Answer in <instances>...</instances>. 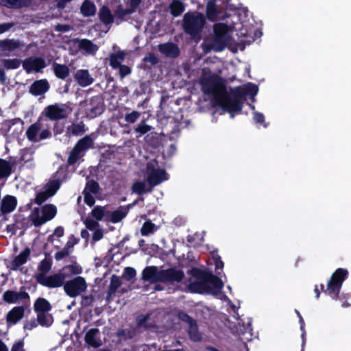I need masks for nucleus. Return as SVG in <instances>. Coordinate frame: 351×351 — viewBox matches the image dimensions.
<instances>
[{
    "mask_svg": "<svg viewBox=\"0 0 351 351\" xmlns=\"http://www.w3.org/2000/svg\"><path fill=\"white\" fill-rule=\"evenodd\" d=\"M204 73L201 79L204 93L211 95L215 103L229 112L232 117L234 114L239 113L242 106L239 99L234 95H227L223 82L218 76L211 75L206 71H204Z\"/></svg>",
    "mask_w": 351,
    "mask_h": 351,
    "instance_id": "obj_1",
    "label": "nucleus"
},
{
    "mask_svg": "<svg viewBox=\"0 0 351 351\" xmlns=\"http://www.w3.org/2000/svg\"><path fill=\"white\" fill-rule=\"evenodd\" d=\"M191 275L192 279L188 285L190 291L210 293L221 299L225 298V295L221 293L223 283L219 278L212 275H207L197 269H193Z\"/></svg>",
    "mask_w": 351,
    "mask_h": 351,
    "instance_id": "obj_2",
    "label": "nucleus"
},
{
    "mask_svg": "<svg viewBox=\"0 0 351 351\" xmlns=\"http://www.w3.org/2000/svg\"><path fill=\"white\" fill-rule=\"evenodd\" d=\"M184 274L179 269L160 270L154 266L145 267L142 272V278L150 283L157 282H180Z\"/></svg>",
    "mask_w": 351,
    "mask_h": 351,
    "instance_id": "obj_3",
    "label": "nucleus"
},
{
    "mask_svg": "<svg viewBox=\"0 0 351 351\" xmlns=\"http://www.w3.org/2000/svg\"><path fill=\"white\" fill-rule=\"evenodd\" d=\"M233 28V25H228L224 23L215 24L214 26L215 36L208 49L221 51L226 47L229 46L232 41L230 32Z\"/></svg>",
    "mask_w": 351,
    "mask_h": 351,
    "instance_id": "obj_4",
    "label": "nucleus"
},
{
    "mask_svg": "<svg viewBox=\"0 0 351 351\" xmlns=\"http://www.w3.org/2000/svg\"><path fill=\"white\" fill-rule=\"evenodd\" d=\"M167 180V173L163 169L157 167V164L155 161L150 162L147 164V181L150 187L156 186Z\"/></svg>",
    "mask_w": 351,
    "mask_h": 351,
    "instance_id": "obj_5",
    "label": "nucleus"
},
{
    "mask_svg": "<svg viewBox=\"0 0 351 351\" xmlns=\"http://www.w3.org/2000/svg\"><path fill=\"white\" fill-rule=\"evenodd\" d=\"M87 289L86 280L81 276H77L73 279L66 281L64 284V290L67 295L71 298L85 292Z\"/></svg>",
    "mask_w": 351,
    "mask_h": 351,
    "instance_id": "obj_6",
    "label": "nucleus"
},
{
    "mask_svg": "<svg viewBox=\"0 0 351 351\" xmlns=\"http://www.w3.org/2000/svg\"><path fill=\"white\" fill-rule=\"evenodd\" d=\"M204 22L205 20L202 14H186L184 16V27L187 33L194 35L202 29Z\"/></svg>",
    "mask_w": 351,
    "mask_h": 351,
    "instance_id": "obj_7",
    "label": "nucleus"
},
{
    "mask_svg": "<svg viewBox=\"0 0 351 351\" xmlns=\"http://www.w3.org/2000/svg\"><path fill=\"white\" fill-rule=\"evenodd\" d=\"M348 274V272L346 269L342 268L337 269L330 277L325 292L330 295L334 294L335 296H337Z\"/></svg>",
    "mask_w": 351,
    "mask_h": 351,
    "instance_id": "obj_8",
    "label": "nucleus"
},
{
    "mask_svg": "<svg viewBox=\"0 0 351 351\" xmlns=\"http://www.w3.org/2000/svg\"><path fill=\"white\" fill-rule=\"evenodd\" d=\"M44 121L39 119L31 125L26 132L27 138L34 142L45 139L50 136V132L44 127Z\"/></svg>",
    "mask_w": 351,
    "mask_h": 351,
    "instance_id": "obj_9",
    "label": "nucleus"
},
{
    "mask_svg": "<svg viewBox=\"0 0 351 351\" xmlns=\"http://www.w3.org/2000/svg\"><path fill=\"white\" fill-rule=\"evenodd\" d=\"M71 112V109L64 104H53L46 107L43 114L51 120L66 118Z\"/></svg>",
    "mask_w": 351,
    "mask_h": 351,
    "instance_id": "obj_10",
    "label": "nucleus"
},
{
    "mask_svg": "<svg viewBox=\"0 0 351 351\" xmlns=\"http://www.w3.org/2000/svg\"><path fill=\"white\" fill-rule=\"evenodd\" d=\"M65 274L60 270L58 273L47 276L43 274H38L37 276V280L41 285L55 288L60 287L64 285L65 280Z\"/></svg>",
    "mask_w": 351,
    "mask_h": 351,
    "instance_id": "obj_11",
    "label": "nucleus"
},
{
    "mask_svg": "<svg viewBox=\"0 0 351 351\" xmlns=\"http://www.w3.org/2000/svg\"><path fill=\"white\" fill-rule=\"evenodd\" d=\"M70 45L73 53L77 52L78 50H82L85 53L89 55H94L99 49L97 45L87 39L73 40L70 42Z\"/></svg>",
    "mask_w": 351,
    "mask_h": 351,
    "instance_id": "obj_12",
    "label": "nucleus"
},
{
    "mask_svg": "<svg viewBox=\"0 0 351 351\" xmlns=\"http://www.w3.org/2000/svg\"><path fill=\"white\" fill-rule=\"evenodd\" d=\"M99 190V186L95 181L90 180L87 182L86 186L84 190V202L90 206H92L95 203V197Z\"/></svg>",
    "mask_w": 351,
    "mask_h": 351,
    "instance_id": "obj_13",
    "label": "nucleus"
},
{
    "mask_svg": "<svg viewBox=\"0 0 351 351\" xmlns=\"http://www.w3.org/2000/svg\"><path fill=\"white\" fill-rule=\"evenodd\" d=\"M60 187V182L58 180H53L46 186L45 191L40 193L36 197V202L40 204L48 197L53 195Z\"/></svg>",
    "mask_w": 351,
    "mask_h": 351,
    "instance_id": "obj_14",
    "label": "nucleus"
},
{
    "mask_svg": "<svg viewBox=\"0 0 351 351\" xmlns=\"http://www.w3.org/2000/svg\"><path fill=\"white\" fill-rule=\"evenodd\" d=\"M23 66L27 73L38 72L45 67V62L39 58H29L23 62Z\"/></svg>",
    "mask_w": 351,
    "mask_h": 351,
    "instance_id": "obj_15",
    "label": "nucleus"
},
{
    "mask_svg": "<svg viewBox=\"0 0 351 351\" xmlns=\"http://www.w3.org/2000/svg\"><path fill=\"white\" fill-rule=\"evenodd\" d=\"M84 223L88 230L94 231L93 234V240L94 241H99L103 238L104 231L101 228H99L98 222L92 219L86 218Z\"/></svg>",
    "mask_w": 351,
    "mask_h": 351,
    "instance_id": "obj_16",
    "label": "nucleus"
},
{
    "mask_svg": "<svg viewBox=\"0 0 351 351\" xmlns=\"http://www.w3.org/2000/svg\"><path fill=\"white\" fill-rule=\"evenodd\" d=\"M17 200L12 195L5 196L1 203V211L3 214L12 212L16 207Z\"/></svg>",
    "mask_w": 351,
    "mask_h": 351,
    "instance_id": "obj_17",
    "label": "nucleus"
},
{
    "mask_svg": "<svg viewBox=\"0 0 351 351\" xmlns=\"http://www.w3.org/2000/svg\"><path fill=\"white\" fill-rule=\"evenodd\" d=\"M24 316V308L21 306H16L11 309L7 314V322L9 325H14L19 322Z\"/></svg>",
    "mask_w": 351,
    "mask_h": 351,
    "instance_id": "obj_18",
    "label": "nucleus"
},
{
    "mask_svg": "<svg viewBox=\"0 0 351 351\" xmlns=\"http://www.w3.org/2000/svg\"><path fill=\"white\" fill-rule=\"evenodd\" d=\"M74 77L82 86H87L93 82V78L86 69H80L75 72Z\"/></svg>",
    "mask_w": 351,
    "mask_h": 351,
    "instance_id": "obj_19",
    "label": "nucleus"
},
{
    "mask_svg": "<svg viewBox=\"0 0 351 351\" xmlns=\"http://www.w3.org/2000/svg\"><path fill=\"white\" fill-rule=\"evenodd\" d=\"M99 331L96 328L90 329L86 334L85 341L89 346L97 348L101 345V339L99 337Z\"/></svg>",
    "mask_w": 351,
    "mask_h": 351,
    "instance_id": "obj_20",
    "label": "nucleus"
},
{
    "mask_svg": "<svg viewBox=\"0 0 351 351\" xmlns=\"http://www.w3.org/2000/svg\"><path fill=\"white\" fill-rule=\"evenodd\" d=\"M159 51L167 57L174 58L178 56L179 49L173 43H165L158 46Z\"/></svg>",
    "mask_w": 351,
    "mask_h": 351,
    "instance_id": "obj_21",
    "label": "nucleus"
},
{
    "mask_svg": "<svg viewBox=\"0 0 351 351\" xmlns=\"http://www.w3.org/2000/svg\"><path fill=\"white\" fill-rule=\"evenodd\" d=\"M49 84L46 80L35 82L30 87V92L34 95H40L47 91Z\"/></svg>",
    "mask_w": 351,
    "mask_h": 351,
    "instance_id": "obj_22",
    "label": "nucleus"
},
{
    "mask_svg": "<svg viewBox=\"0 0 351 351\" xmlns=\"http://www.w3.org/2000/svg\"><path fill=\"white\" fill-rule=\"evenodd\" d=\"M27 294L23 292H14L7 291L3 294V300L9 303L17 302L19 300L27 298Z\"/></svg>",
    "mask_w": 351,
    "mask_h": 351,
    "instance_id": "obj_23",
    "label": "nucleus"
},
{
    "mask_svg": "<svg viewBox=\"0 0 351 351\" xmlns=\"http://www.w3.org/2000/svg\"><path fill=\"white\" fill-rule=\"evenodd\" d=\"M127 210L125 208H119L113 212L108 211L107 221H111L112 223H118L121 221L126 215Z\"/></svg>",
    "mask_w": 351,
    "mask_h": 351,
    "instance_id": "obj_24",
    "label": "nucleus"
},
{
    "mask_svg": "<svg viewBox=\"0 0 351 351\" xmlns=\"http://www.w3.org/2000/svg\"><path fill=\"white\" fill-rule=\"evenodd\" d=\"M19 43L17 41L10 40L0 42V54L4 55L8 52L19 47Z\"/></svg>",
    "mask_w": 351,
    "mask_h": 351,
    "instance_id": "obj_25",
    "label": "nucleus"
},
{
    "mask_svg": "<svg viewBox=\"0 0 351 351\" xmlns=\"http://www.w3.org/2000/svg\"><path fill=\"white\" fill-rule=\"evenodd\" d=\"M30 219L36 226H41L47 222L45 218L43 217L41 210L38 208H34L32 210L30 215Z\"/></svg>",
    "mask_w": 351,
    "mask_h": 351,
    "instance_id": "obj_26",
    "label": "nucleus"
},
{
    "mask_svg": "<svg viewBox=\"0 0 351 351\" xmlns=\"http://www.w3.org/2000/svg\"><path fill=\"white\" fill-rule=\"evenodd\" d=\"M31 0H1V3L8 8H19L28 5Z\"/></svg>",
    "mask_w": 351,
    "mask_h": 351,
    "instance_id": "obj_27",
    "label": "nucleus"
},
{
    "mask_svg": "<svg viewBox=\"0 0 351 351\" xmlns=\"http://www.w3.org/2000/svg\"><path fill=\"white\" fill-rule=\"evenodd\" d=\"M219 14L220 12L215 5L213 0L209 1L206 7V14L208 18L212 21L217 20L221 18Z\"/></svg>",
    "mask_w": 351,
    "mask_h": 351,
    "instance_id": "obj_28",
    "label": "nucleus"
},
{
    "mask_svg": "<svg viewBox=\"0 0 351 351\" xmlns=\"http://www.w3.org/2000/svg\"><path fill=\"white\" fill-rule=\"evenodd\" d=\"M125 53L123 51H119L117 53L111 54L110 57V64L113 68H118L123 62Z\"/></svg>",
    "mask_w": 351,
    "mask_h": 351,
    "instance_id": "obj_29",
    "label": "nucleus"
},
{
    "mask_svg": "<svg viewBox=\"0 0 351 351\" xmlns=\"http://www.w3.org/2000/svg\"><path fill=\"white\" fill-rule=\"evenodd\" d=\"M29 253V250L25 249L22 252H21L19 256H16L12 261L13 268L16 269L21 265H23L26 262Z\"/></svg>",
    "mask_w": 351,
    "mask_h": 351,
    "instance_id": "obj_30",
    "label": "nucleus"
},
{
    "mask_svg": "<svg viewBox=\"0 0 351 351\" xmlns=\"http://www.w3.org/2000/svg\"><path fill=\"white\" fill-rule=\"evenodd\" d=\"M81 12L84 16H93L96 12V7L93 2L86 0L81 7Z\"/></svg>",
    "mask_w": 351,
    "mask_h": 351,
    "instance_id": "obj_31",
    "label": "nucleus"
},
{
    "mask_svg": "<svg viewBox=\"0 0 351 351\" xmlns=\"http://www.w3.org/2000/svg\"><path fill=\"white\" fill-rule=\"evenodd\" d=\"M108 210L106 208L97 206L92 210L91 215L97 220L107 221L108 220Z\"/></svg>",
    "mask_w": 351,
    "mask_h": 351,
    "instance_id": "obj_32",
    "label": "nucleus"
},
{
    "mask_svg": "<svg viewBox=\"0 0 351 351\" xmlns=\"http://www.w3.org/2000/svg\"><path fill=\"white\" fill-rule=\"evenodd\" d=\"M34 308L37 313H47L51 309V305L48 301L44 298H38L34 304Z\"/></svg>",
    "mask_w": 351,
    "mask_h": 351,
    "instance_id": "obj_33",
    "label": "nucleus"
},
{
    "mask_svg": "<svg viewBox=\"0 0 351 351\" xmlns=\"http://www.w3.org/2000/svg\"><path fill=\"white\" fill-rule=\"evenodd\" d=\"M40 210L43 217L45 218L47 221L51 220L57 213L56 207L51 204L46 205Z\"/></svg>",
    "mask_w": 351,
    "mask_h": 351,
    "instance_id": "obj_34",
    "label": "nucleus"
},
{
    "mask_svg": "<svg viewBox=\"0 0 351 351\" xmlns=\"http://www.w3.org/2000/svg\"><path fill=\"white\" fill-rule=\"evenodd\" d=\"M65 278H68L73 275L80 274L82 272V268L77 264H73L64 267L62 269Z\"/></svg>",
    "mask_w": 351,
    "mask_h": 351,
    "instance_id": "obj_35",
    "label": "nucleus"
},
{
    "mask_svg": "<svg viewBox=\"0 0 351 351\" xmlns=\"http://www.w3.org/2000/svg\"><path fill=\"white\" fill-rule=\"evenodd\" d=\"M239 93L254 97L258 93V87L253 84H245L239 88Z\"/></svg>",
    "mask_w": 351,
    "mask_h": 351,
    "instance_id": "obj_36",
    "label": "nucleus"
},
{
    "mask_svg": "<svg viewBox=\"0 0 351 351\" xmlns=\"http://www.w3.org/2000/svg\"><path fill=\"white\" fill-rule=\"evenodd\" d=\"M56 75L61 79L66 78L69 74V69L66 65L56 64L53 65Z\"/></svg>",
    "mask_w": 351,
    "mask_h": 351,
    "instance_id": "obj_37",
    "label": "nucleus"
},
{
    "mask_svg": "<svg viewBox=\"0 0 351 351\" xmlns=\"http://www.w3.org/2000/svg\"><path fill=\"white\" fill-rule=\"evenodd\" d=\"M38 322L43 326L48 327L51 326L53 322L51 315L47 313H39L37 315Z\"/></svg>",
    "mask_w": 351,
    "mask_h": 351,
    "instance_id": "obj_38",
    "label": "nucleus"
},
{
    "mask_svg": "<svg viewBox=\"0 0 351 351\" xmlns=\"http://www.w3.org/2000/svg\"><path fill=\"white\" fill-rule=\"evenodd\" d=\"M158 230V226L150 220L146 221L141 227V232L143 236L152 234Z\"/></svg>",
    "mask_w": 351,
    "mask_h": 351,
    "instance_id": "obj_39",
    "label": "nucleus"
},
{
    "mask_svg": "<svg viewBox=\"0 0 351 351\" xmlns=\"http://www.w3.org/2000/svg\"><path fill=\"white\" fill-rule=\"evenodd\" d=\"M151 188L147 186L146 183L143 181H137L134 183L132 186V191L134 193L141 194L151 191Z\"/></svg>",
    "mask_w": 351,
    "mask_h": 351,
    "instance_id": "obj_40",
    "label": "nucleus"
},
{
    "mask_svg": "<svg viewBox=\"0 0 351 351\" xmlns=\"http://www.w3.org/2000/svg\"><path fill=\"white\" fill-rule=\"evenodd\" d=\"M93 141L90 136H86L79 141L77 144L75 146L76 148L81 149L82 152L88 149L93 145Z\"/></svg>",
    "mask_w": 351,
    "mask_h": 351,
    "instance_id": "obj_41",
    "label": "nucleus"
},
{
    "mask_svg": "<svg viewBox=\"0 0 351 351\" xmlns=\"http://www.w3.org/2000/svg\"><path fill=\"white\" fill-rule=\"evenodd\" d=\"M100 19L106 24L112 22L113 19L110 10L106 7H103L99 12Z\"/></svg>",
    "mask_w": 351,
    "mask_h": 351,
    "instance_id": "obj_42",
    "label": "nucleus"
},
{
    "mask_svg": "<svg viewBox=\"0 0 351 351\" xmlns=\"http://www.w3.org/2000/svg\"><path fill=\"white\" fill-rule=\"evenodd\" d=\"M20 61L18 59L3 60L1 62V66L8 69H15L20 66Z\"/></svg>",
    "mask_w": 351,
    "mask_h": 351,
    "instance_id": "obj_43",
    "label": "nucleus"
},
{
    "mask_svg": "<svg viewBox=\"0 0 351 351\" xmlns=\"http://www.w3.org/2000/svg\"><path fill=\"white\" fill-rule=\"evenodd\" d=\"M10 171V164L4 160L0 159V178L8 176Z\"/></svg>",
    "mask_w": 351,
    "mask_h": 351,
    "instance_id": "obj_44",
    "label": "nucleus"
},
{
    "mask_svg": "<svg viewBox=\"0 0 351 351\" xmlns=\"http://www.w3.org/2000/svg\"><path fill=\"white\" fill-rule=\"evenodd\" d=\"M82 152L81 149L76 148L75 147L73 148L72 152H71L68 162L69 164L73 165L76 162L78 159H80L82 156Z\"/></svg>",
    "mask_w": 351,
    "mask_h": 351,
    "instance_id": "obj_45",
    "label": "nucleus"
},
{
    "mask_svg": "<svg viewBox=\"0 0 351 351\" xmlns=\"http://www.w3.org/2000/svg\"><path fill=\"white\" fill-rule=\"evenodd\" d=\"M171 10L172 14L175 16H177L183 12V5L179 1H173L171 4Z\"/></svg>",
    "mask_w": 351,
    "mask_h": 351,
    "instance_id": "obj_46",
    "label": "nucleus"
},
{
    "mask_svg": "<svg viewBox=\"0 0 351 351\" xmlns=\"http://www.w3.org/2000/svg\"><path fill=\"white\" fill-rule=\"evenodd\" d=\"M84 126L80 124H73L68 128L67 132L69 134L73 135H79L84 132Z\"/></svg>",
    "mask_w": 351,
    "mask_h": 351,
    "instance_id": "obj_47",
    "label": "nucleus"
},
{
    "mask_svg": "<svg viewBox=\"0 0 351 351\" xmlns=\"http://www.w3.org/2000/svg\"><path fill=\"white\" fill-rule=\"evenodd\" d=\"M51 267V262L48 259H44L39 265L40 274L45 275Z\"/></svg>",
    "mask_w": 351,
    "mask_h": 351,
    "instance_id": "obj_48",
    "label": "nucleus"
},
{
    "mask_svg": "<svg viewBox=\"0 0 351 351\" xmlns=\"http://www.w3.org/2000/svg\"><path fill=\"white\" fill-rule=\"evenodd\" d=\"M152 130V127L142 121L136 128L135 131L141 134H145Z\"/></svg>",
    "mask_w": 351,
    "mask_h": 351,
    "instance_id": "obj_49",
    "label": "nucleus"
},
{
    "mask_svg": "<svg viewBox=\"0 0 351 351\" xmlns=\"http://www.w3.org/2000/svg\"><path fill=\"white\" fill-rule=\"evenodd\" d=\"M139 117L140 113L138 112L133 111L130 113L127 114L125 117V119L127 122L133 123L136 121Z\"/></svg>",
    "mask_w": 351,
    "mask_h": 351,
    "instance_id": "obj_50",
    "label": "nucleus"
},
{
    "mask_svg": "<svg viewBox=\"0 0 351 351\" xmlns=\"http://www.w3.org/2000/svg\"><path fill=\"white\" fill-rule=\"evenodd\" d=\"M64 235V229L62 227H58L55 229L53 234H51L49 237V241L51 242H53L55 241L56 237L59 238L62 237Z\"/></svg>",
    "mask_w": 351,
    "mask_h": 351,
    "instance_id": "obj_51",
    "label": "nucleus"
},
{
    "mask_svg": "<svg viewBox=\"0 0 351 351\" xmlns=\"http://www.w3.org/2000/svg\"><path fill=\"white\" fill-rule=\"evenodd\" d=\"M189 335L193 341H199L201 338L199 333L197 332L195 326L191 325L189 329Z\"/></svg>",
    "mask_w": 351,
    "mask_h": 351,
    "instance_id": "obj_52",
    "label": "nucleus"
},
{
    "mask_svg": "<svg viewBox=\"0 0 351 351\" xmlns=\"http://www.w3.org/2000/svg\"><path fill=\"white\" fill-rule=\"evenodd\" d=\"M121 285V282L119 277L112 276L110 282V289L112 292H114Z\"/></svg>",
    "mask_w": 351,
    "mask_h": 351,
    "instance_id": "obj_53",
    "label": "nucleus"
},
{
    "mask_svg": "<svg viewBox=\"0 0 351 351\" xmlns=\"http://www.w3.org/2000/svg\"><path fill=\"white\" fill-rule=\"evenodd\" d=\"M37 326V322L34 319L25 322L23 328L25 330H32Z\"/></svg>",
    "mask_w": 351,
    "mask_h": 351,
    "instance_id": "obj_54",
    "label": "nucleus"
},
{
    "mask_svg": "<svg viewBox=\"0 0 351 351\" xmlns=\"http://www.w3.org/2000/svg\"><path fill=\"white\" fill-rule=\"evenodd\" d=\"M136 275V271L132 267H127L125 269L124 273L123 274V277L126 280H130L134 278Z\"/></svg>",
    "mask_w": 351,
    "mask_h": 351,
    "instance_id": "obj_55",
    "label": "nucleus"
},
{
    "mask_svg": "<svg viewBox=\"0 0 351 351\" xmlns=\"http://www.w3.org/2000/svg\"><path fill=\"white\" fill-rule=\"evenodd\" d=\"M69 252H70V250H68L66 247H64V249H62L61 251L57 252L55 254V258L57 261H60V260L62 259L64 257L69 255Z\"/></svg>",
    "mask_w": 351,
    "mask_h": 351,
    "instance_id": "obj_56",
    "label": "nucleus"
},
{
    "mask_svg": "<svg viewBox=\"0 0 351 351\" xmlns=\"http://www.w3.org/2000/svg\"><path fill=\"white\" fill-rule=\"evenodd\" d=\"M143 60L145 62H149L151 65L155 64L158 62L156 56L152 53H149L144 58Z\"/></svg>",
    "mask_w": 351,
    "mask_h": 351,
    "instance_id": "obj_57",
    "label": "nucleus"
},
{
    "mask_svg": "<svg viewBox=\"0 0 351 351\" xmlns=\"http://www.w3.org/2000/svg\"><path fill=\"white\" fill-rule=\"evenodd\" d=\"M22 160H23L25 162H27L32 160V152L30 149H27L24 151L22 156H21Z\"/></svg>",
    "mask_w": 351,
    "mask_h": 351,
    "instance_id": "obj_58",
    "label": "nucleus"
},
{
    "mask_svg": "<svg viewBox=\"0 0 351 351\" xmlns=\"http://www.w3.org/2000/svg\"><path fill=\"white\" fill-rule=\"evenodd\" d=\"M118 68L119 69V73L121 77H125L131 72L130 67L125 65H120Z\"/></svg>",
    "mask_w": 351,
    "mask_h": 351,
    "instance_id": "obj_59",
    "label": "nucleus"
},
{
    "mask_svg": "<svg viewBox=\"0 0 351 351\" xmlns=\"http://www.w3.org/2000/svg\"><path fill=\"white\" fill-rule=\"evenodd\" d=\"M78 242V239L75 237L71 236L69 237L65 247L70 250Z\"/></svg>",
    "mask_w": 351,
    "mask_h": 351,
    "instance_id": "obj_60",
    "label": "nucleus"
},
{
    "mask_svg": "<svg viewBox=\"0 0 351 351\" xmlns=\"http://www.w3.org/2000/svg\"><path fill=\"white\" fill-rule=\"evenodd\" d=\"M24 343L21 341L15 343L11 349V351H25Z\"/></svg>",
    "mask_w": 351,
    "mask_h": 351,
    "instance_id": "obj_61",
    "label": "nucleus"
},
{
    "mask_svg": "<svg viewBox=\"0 0 351 351\" xmlns=\"http://www.w3.org/2000/svg\"><path fill=\"white\" fill-rule=\"evenodd\" d=\"M254 120L256 123H264V115L261 113H259L258 112H254Z\"/></svg>",
    "mask_w": 351,
    "mask_h": 351,
    "instance_id": "obj_62",
    "label": "nucleus"
},
{
    "mask_svg": "<svg viewBox=\"0 0 351 351\" xmlns=\"http://www.w3.org/2000/svg\"><path fill=\"white\" fill-rule=\"evenodd\" d=\"M11 27L12 25L9 23L0 24V34L8 30Z\"/></svg>",
    "mask_w": 351,
    "mask_h": 351,
    "instance_id": "obj_63",
    "label": "nucleus"
},
{
    "mask_svg": "<svg viewBox=\"0 0 351 351\" xmlns=\"http://www.w3.org/2000/svg\"><path fill=\"white\" fill-rule=\"evenodd\" d=\"M56 29L60 32H67L70 29V27L66 25H58L56 27Z\"/></svg>",
    "mask_w": 351,
    "mask_h": 351,
    "instance_id": "obj_64",
    "label": "nucleus"
}]
</instances>
